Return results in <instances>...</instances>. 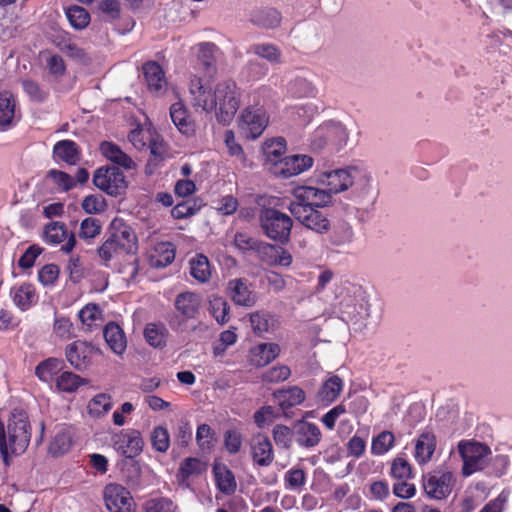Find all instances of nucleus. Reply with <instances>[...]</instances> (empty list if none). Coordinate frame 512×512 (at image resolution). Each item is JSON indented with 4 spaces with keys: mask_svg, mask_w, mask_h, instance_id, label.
I'll list each match as a JSON object with an SVG mask.
<instances>
[{
    "mask_svg": "<svg viewBox=\"0 0 512 512\" xmlns=\"http://www.w3.org/2000/svg\"><path fill=\"white\" fill-rule=\"evenodd\" d=\"M188 88L192 106L214 113L216 120L223 125L229 124L240 108L241 88L232 79L221 80L212 88L194 75Z\"/></svg>",
    "mask_w": 512,
    "mask_h": 512,
    "instance_id": "nucleus-1",
    "label": "nucleus"
},
{
    "mask_svg": "<svg viewBox=\"0 0 512 512\" xmlns=\"http://www.w3.org/2000/svg\"><path fill=\"white\" fill-rule=\"evenodd\" d=\"M30 439L31 427L25 411L13 410L6 424L0 421V452L6 463L10 456L24 453Z\"/></svg>",
    "mask_w": 512,
    "mask_h": 512,
    "instance_id": "nucleus-2",
    "label": "nucleus"
},
{
    "mask_svg": "<svg viewBox=\"0 0 512 512\" xmlns=\"http://www.w3.org/2000/svg\"><path fill=\"white\" fill-rule=\"evenodd\" d=\"M130 143L140 151L149 150L156 163L163 161L167 154L163 138L145 114L142 120L130 117Z\"/></svg>",
    "mask_w": 512,
    "mask_h": 512,
    "instance_id": "nucleus-3",
    "label": "nucleus"
},
{
    "mask_svg": "<svg viewBox=\"0 0 512 512\" xmlns=\"http://www.w3.org/2000/svg\"><path fill=\"white\" fill-rule=\"evenodd\" d=\"M259 224L263 233L271 240L286 244L290 240L293 221L289 215L275 208H262Z\"/></svg>",
    "mask_w": 512,
    "mask_h": 512,
    "instance_id": "nucleus-4",
    "label": "nucleus"
},
{
    "mask_svg": "<svg viewBox=\"0 0 512 512\" xmlns=\"http://www.w3.org/2000/svg\"><path fill=\"white\" fill-rule=\"evenodd\" d=\"M110 236L99 248V255L105 261L128 253V225L123 218L116 217L109 228Z\"/></svg>",
    "mask_w": 512,
    "mask_h": 512,
    "instance_id": "nucleus-5",
    "label": "nucleus"
},
{
    "mask_svg": "<svg viewBox=\"0 0 512 512\" xmlns=\"http://www.w3.org/2000/svg\"><path fill=\"white\" fill-rule=\"evenodd\" d=\"M293 200L289 203L288 209L296 206L305 209H319L332 204V196L324 187L296 186L292 190Z\"/></svg>",
    "mask_w": 512,
    "mask_h": 512,
    "instance_id": "nucleus-6",
    "label": "nucleus"
},
{
    "mask_svg": "<svg viewBox=\"0 0 512 512\" xmlns=\"http://www.w3.org/2000/svg\"><path fill=\"white\" fill-rule=\"evenodd\" d=\"M124 168L116 166H104L98 168L93 175L94 185L110 196H120L127 188Z\"/></svg>",
    "mask_w": 512,
    "mask_h": 512,
    "instance_id": "nucleus-7",
    "label": "nucleus"
},
{
    "mask_svg": "<svg viewBox=\"0 0 512 512\" xmlns=\"http://www.w3.org/2000/svg\"><path fill=\"white\" fill-rule=\"evenodd\" d=\"M458 451L463 459L462 473L466 476L482 469L485 457L491 453L486 444L475 441H460Z\"/></svg>",
    "mask_w": 512,
    "mask_h": 512,
    "instance_id": "nucleus-8",
    "label": "nucleus"
},
{
    "mask_svg": "<svg viewBox=\"0 0 512 512\" xmlns=\"http://www.w3.org/2000/svg\"><path fill=\"white\" fill-rule=\"evenodd\" d=\"M269 122L265 109L261 106H248L243 109L239 128L246 138L256 139L262 135Z\"/></svg>",
    "mask_w": 512,
    "mask_h": 512,
    "instance_id": "nucleus-9",
    "label": "nucleus"
},
{
    "mask_svg": "<svg viewBox=\"0 0 512 512\" xmlns=\"http://www.w3.org/2000/svg\"><path fill=\"white\" fill-rule=\"evenodd\" d=\"M454 482L453 474L449 471H434L424 474L422 485L429 498L442 500L447 498Z\"/></svg>",
    "mask_w": 512,
    "mask_h": 512,
    "instance_id": "nucleus-10",
    "label": "nucleus"
},
{
    "mask_svg": "<svg viewBox=\"0 0 512 512\" xmlns=\"http://www.w3.org/2000/svg\"><path fill=\"white\" fill-rule=\"evenodd\" d=\"M288 210L300 224L315 233L325 234L330 230L331 222L328 216L319 209H305L296 206V208Z\"/></svg>",
    "mask_w": 512,
    "mask_h": 512,
    "instance_id": "nucleus-11",
    "label": "nucleus"
},
{
    "mask_svg": "<svg viewBox=\"0 0 512 512\" xmlns=\"http://www.w3.org/2000/svg\"><path fill=\"white\" fill-rule=\"evenodd\" d=\"M255 256L264 264L269 266L288 267L292 263V255L283 247L261 241L257 244Z\"/></svg>",
    "mask_w": 512,
    "mask_h": 512,
    "instance_id": "nucleus-12",
    "label": "nucleus"
},
{
    "mask_svg": "<svg viewBox=\"0 0 512 512\" xmlns=\"http://www.w3.org/2000/svg\"><path fill=\"white\" fill-rule=\"evenodd\" d=\"M313 165V158L308 155H291L278 160L273 172L282 178H290L301 174Z\"/></svg>",
    "mask_w": 512,
    "mask_h": 512,
    "instance_id": "nucleus-13",
    "label": "nucleus"
},
{
    "mask_svg": "<svg viewBox=\"0 0 512 512\" xmlns=\"http://www.w3.org/2000/svg\"><path fill=\"white\" fill-rule=\"evenodd\" d=\"M144 79L148 91L156 96H163L168 88V81L162 66L156 61H148L142 65Z\"/></svg>",
    "mask_w": 512,
    "mask_h": 512,
    "instance_id": "nucleus-14",
    "label": "nucleus"
},
{
    "mask_svg": "<svg viewBox=\"0 0 512 512\" xmlns=\"http://www.w3.org/2000/svg\"><path fill=\"white\" fill-rule=\"evenodd\" d=\"M295 443L302 449H313L322 440V432L317 424L305 420L294 423Z\"/></svg>",
    "mask_w": 512,
    "mask_h": 512,
    "instance_id": "nucleus-15",
    "label": "nucleus"
},
{
    "mask_svg": "<svg viewBox=\"0 0 512 512\" xmlns=\"http://www.w3.org/2000/svg\"><path fill=\"white\" fill-rule=\"evenodd\" d=\"M250 454L253 462L260 467H268L274 460V449L266 434L257 433L250 441Z\"/></svg>",
    "mask_w": 512,
    "mask_h": 512,
    "instance_id": "nucleus-16",
    "label": "nucleus"
},
{
    "mask_svg": "<svg viewBox=\"0 0 512 512\" xmlns=\"http://www.w3.org/2000/svg\"><path fill=\"white\" fill-rule=\"evenodd\" d=\"M319 182L332 196L333 194L340 193L351 187L353 177L347 169H336L325 172L319 179Z\"/></svg>",
    "mask_w": 512,
    "mask_h": 512,
    "instance_id": "nucleus-17",
    "label": "nucleus"
},
{
    "mask_svg": "<svg viewBox=\"0 0 512 512\" xmlns=\"http://www.w3.org/2000/svg\"><path fill=\"white\" fill-rule=\"evenodd\" d=\"M44 239L47 243L56 245L65 241L62 251L69 253L76 244L75 236L72 232H68L65 225L60 222H52L48 224L44 231Z\"/></svg>",
    "mask_w": 512,
    "mask_h": 512,
    "instance_id": "nucleus-18",
    "label": "nucleus"
},
{
    "mask_svg": "<svg viewBox=\"0 0 512 512\" xmlns=\"http://www.w3.org/2000/svg\"><path fill=\"white\" fill-rule=\"evenodd\" d=\"M227 289L236 305L252 307L256 303L257 296L245 279L230 280Z\"/></svg>",
    "mask_w": 512,
    "mask_h": 512,
    "instance_id": "nucleus-19",
    "label": "nucleus"
},
{
    "mask_svg": "<svg viewBox=\"0 0 512 512\" xmlns=\"http://www.w3.org/2000/svg\"><path fill=\"white\" fill-rule=\"evenodd\" d=\"M104 500L109 512H128V491L124 486L108 484L104 490Z\"/></svg>",
    "mask_w": 512,
    "mask_h": 512,
    "instance_id": "nucleus-20",
    "label": "nucleus"
},
{
    "mask_svg": "<svg viewBox=\"0 0 512 512\" xmlns=\"http://www.w3.org/2000/svg\"><path fill=\"white\" fill-rule=\"evenodd\" d=\"M273 398L284 414L296 406L303 404L306 399L305 391L299 386H289L273 392Z\"/></svg>",
    "mask_w": 512,
    "mask_h": 512,
    "instance_id": "nucleus-21",
    "label": "nucleus"
},
{
    "mask_svg": "<svg viewBox=\"0 0 512 512\" xmlns=\"http://www.w3.org/2000/svg\"><path fill=\"white\" fill-rule=\"evenodd\" d=\"M201 305V298L194 292H182L177 295L174 306L177 313L184 319L196 318Z\"/></svg>",
    "mask_w": 512,
    "mask_h": 512,
    "instance_id": "nucleus-22",
    "label": "nucleus"
},
{
    "mask_svg": "<svg viewBox=\"0 0 512 512\" xmlns=\"http://www.w3.org/2000/svg\"><path fill=\"white\" fill-rule=\"evenodd\" d=\"M175 255V245L171 242L165 241L155 244L148 255V259L151 267L164 268L174 261Z\"/></svg>",
    "mask_w": 512,
    "mask_h": 512,
    "instance_id": "nucleus-23",
    "label": "nucleus"
},
{
    "mask_svg": "<svg viewBox=\"0 0 512 512\" xmlns=\"http://www.w3.org/2000/svg\"><path fill=\"white\" fill-rule=\"evenodd\" d=\"M213 474L215 485L220 492L225 495H232L235 493L237 483L233 472L223 463H214Z\"/></svg>",
    "mask_w": 512,
    "mask_h": 512,
    "instance_id": "nucleus-24",
    "label": "nucleus"
},
{
    "mask_svg": "<svg viewBox=\"0 0 512 512\" xmlns=\"http://www.w3.org/2000/svg\"><path fill=\"white\" fill-rule=\"evenodd\" d=\"M14 304L22 311L30 309L38 302V294L32 284L24 283L11 289Z\"/></svg>",
    "mask_w": 512,
    "mask_h": 512,
    "instance_id": "nucleus-25",
    "label": "nucleus"
},
{
    "mask_svg": "<svg viewBox=\"0 0 512 512\" xmlns=\"http://www.w3.org/2000/svg\"><path fill=\"white\" fill-rule=\"evenodd\" d=\"M94 347L85 341H75L66 348V357L75 368H81L93 355Z\"/></svg>",
    "mask_w": 512,
    "mask_h": 512,
    "instance_id": "nucleus-26",
    "label": "nucleus"
},
{
    "mask_svg": "<svg viewBox=\"0 0 512 512\" xmlns=\"http://www.w3.org/2000/svg\"><path fill=\"white\" fill-rule=\"evenodd\" d=\"M280 347L276 343L258 344L250 350V362L256 367H263L278 357Z\"/></svg>",
    "mask_w": 512,
    "mask_h": 512,
    "instance_id": "nucleus-27",
    "label": "nucleus"
},
{
    "mask_svg": "<svg viewBox=\"0 0 512 512\" xmlns=\"http://www.w3.org/2000/svg\"><path fill=\"white\" fill-rule=\"evenodd\" d=\"M436 449V437L430 431L422 432L415 444V460L419 464L429 462Z\"/></svg>",
    "mask_w": 512,
    "mask_h": 512,
    "instance_id": "nucleus-28",
    "label": "nucleus"
},
{
    "mask_svg": "<svg viewBox=\"0 0 512 512\" xmlns=\"http://www.w3.org/2000/svg\"><path fill=\"white\" fill-rule=\"evenodd\" d=\"M72 445V435L69 427L57 426L48 446L49 454L60 456L67 453Z\"/></svg>",
    "mask_w": 512,
    "mask_h": 512,
    "instance_id": "nucleus-29",
    "label": "nucleus"
},
{
    "mask_svg": "<svg viewBox=\"0 0 512 512\" xmlns=\"http://www.w3.org/2000/svg\"><path fill=\"white\" fill-rule=\"evenodd\" d=\"M53 157L56 161H63L68 165H75L80 160L79 147L72 140H61L54 145Z\"/></svg>",
    "mask_w": 512,
    "mask_h": 512,
    "instance_id": "nucleus-30",
    "label": "nucleus"
},
{
    "mask_svg": "<svg viewBox=\"0 0 512 512\" xmlns=\"http://www.w3.org/2000/svg\"><path fill=\"white\" fill-rule=\"evenodd\" d=\"M16 120V99L8 91L0 93V126L3 129L11 127Z\"/></svg>",
    "mask_w": 512,
    "mask_h": 512,
    "instance_id": "nucleus-31",
    "label": "nucleus"
},
{
    "mask_svg": "<svg viewBox=\"0 0 512 512\" xmlns=\"http://www.w3.org/2000/svg\"><path fill=\"white\" fill-rule=\"evenodd\" d=\"M250 21L257 26L272 29L280 24L281 15L274 8H255L250 13Z\"/></svg>",
    "mask_w": 512,
    "mask_h": 512,
    "instance_id": "nucleus-32",
    "label": "nucleus"
},
{
    "mask_svg": "<svg viewBox=\"0 0 512 512\" xmlns=\"http://www.w3.org/2000/svg\"><path fill=\"white\" fill-rule=\"evenodd\" d=\"M78 318L81 324L87 329L92 330L102 326L104 323V314L102 308L96 303L86 304L79 312Z\"/></svg>",
    "mask_w": 512,
    "mask_h": 512,
    "instance_id": "nucleus-33",
    "label": "nucleus"
},
{
    "mask_svg": "<svg viewBox=\"0 0 512 512\" xmlns=\"http://www.w3.org/2000/svg\"><path fill=\"white\" fill-rule=\"evenodd\" d=\"M191 277L199 283H207L212 275L211 264L204 254H196L189 261Z\"/></svg>",
    "mask_w": 512,
    "mask_h": 512,
    "instance_id": "nucleus-34",
    "label": "nucleus"
},
{
    "mask_svg": "<svg viewBox=\"0 0 512 512\" xmlns=\"http://www.w3.org/2000/svg\"><path fill=\"white\" fill-rule=\"evenodd\" d=\"M103 333L105 341L114 353L122 354L126 350L125 333L119 325L110 322L105 326Z\"/></svg>",
    "mask_w": 512,
    "mask_h": 512,
    "instance_id": "nucleus-35",
    "label": "nucleus"
},
{
    "mask_svg": "<svg viewBox=\"0 0 512 512\" xmlns=\"http://www.w3.org/2000/svg\"><path fill=\"white\" fill-rule=\"evenodd\" d=\"M170 117L182 134L190 135L194 132V122L189 118L188 112L182 102H176L171 105Z\"/></svg>",
    "mask_w": 512,
    "mask_h": 512,
    "instance_id": "nucleus-36",
    "label": "nucleus"
},
{
    "mask_svg": "<svg viewBox=\"0 0 512 512\" xmlns=\"http://www.w3.org/2000/svg\"><path fill=\"white\" fill-rule=\"evenodd\" d=\"M87 380L71 371H63L55 378V389L61 393H75Z\"/></svg>",
    "mask_w": 512,
    "mask_h": 512,
    "instance_id": "nucleus-37",
    "label": "nucleus"
},
{
    "mask_svg": "<svg viewBox=\"0 0 512 512\" xmlns=\"http://www.w3.org/2000/svg\"><path fill=\"white\" fill-rule=\"evenodd\" d=\"M63 368V361L56 358H49L39 363L35 374L40 381L50 383L60 374Z\"/></svg>",
    "mask_w": 512,
    "mask_h": 512,
    "instance_id": "nucleus-38",
    "label": "nucleus"
},
{
    "mask_svg": "<svg viewBox=\"0 0 512 512\" xmlns=\"http://www.w3.org/2000/svg\"><path fill=\"white\" fill-rule=\"evenodd\" d=\"M206 470V465L195 457L185 458L179 466L177 478L181 483H186L192 476H199Z\"/></svg>",
    "mask_w": 512,
    "mask_h": 512,
    "instance_id": "nucleus-39",
    "label": "nucleus"
},
{
    "mask_svg": "<svg viewBox=\"0 0 512 512\" xmlns=\"http://www.w3.org/2000/svg\"><path fill=\"white\" fill-rule=\"evenodd\" d=\"M217 46L211 42H204L199 44L198 60L203 66L206 74L212 75L216 72V52Z\"/></svg>",
    "mask_w": 512,
    "mask_h": 512,
    "instance_id": "nucleus-40",
    "label": "nucleus"
},
{
    "mask_svg": "<svg viewBox=\"0 0 512 512\" xmlns=\"http://www.w3.org/2000/svg\"><path fill=\"white\" fill-rule=\"evenodd\" d=\"M144 446L143 438L139 431L130 430V484L133 483V473L139 476L141 466L133 457L140 454Z\"/></svg>",
    "mask_w": 512,
    "mask_h": 512,
    "instance_id": "nucleus-41",
    "label": "nucleus"
},
{
    "mask_svg": "<svg viewBox=\"0 0 512 512\" xmlns=\"http://www.w3.org/2000/svg\"><path fill=\"white\" fill-rule=\"evenodd\" d=\"M100 151L105 158L115 163L116 167L128 168V156L113 142H102L100 144Z\"/></svg>",
    "mask_w": 512,
    "mask_h": 512,
    "instance_id": "nucleus-42",
    "label": "nucleus"
},
{
    "mask_svg": "<svg viewBox=\"0 0 512 512\" xmlns=\"http://www.w3.org/2000/svg\"><path fill=\"white\" fill-rule=\"evenodd\" d=\"M342 388V379L337 375L331 376L322 384L319 390V397L322 401L332 403L338 398Z\"/></svg>",
    "mask_w": 512,
    "mask_h": 512,
    "instance_id": "nucleus-43",
    "label": "nucleus"
},
{
    "mask_svg": "<svg viewBox=\"0 0 512 512\" xmlns=\"http://www.w3.org/2000/svg\"><path fill=\"white\" fill-rule=\"evenodd\" d=\"M272 437L275 444L282 449L289 450L295 441L294 424L288 427L284 424H277L272 429Z\"/></svg>",
    "mask_w": 512,
    "mask_h": 512,
    "instance_id": "nucleus-44",
    "label": "nucleus"
},
{
    "mask_svg": "<svg viewBox=\"0 0 512 512\" xmlns=\"http://www.w3.org/2000/svg\"><path fill=\"white\" fill-rule=\"evenodd\" d=\"M112 408V401L105 393L95 395L87 405L88 413L93 418H101Z\"/></svg>",
    "mask_w": 512,
    "mask_h": 512,
    "instance_id": "nucleus-45",
    "label": "nucleus"
},
{
    "mask_svg": "<svg viewBox=\"0 0 512 512\" xmlns=\"http://www.w3.org/2000/svg\"><path fill=\"white\" fill-rule=\"evenodd\" d=\"M395 443V436L390 431H382L372 439L371 453L376 456L386 454Z\"/></svg>",
    "mask_w": 512,
    "mask_h": 512,
    "instance_id": "nucleus-46",
    "label": "nucleus"
},
{
    "mask_svg": "<svg viewBox=\"0 0 512 512\" xmlns=\"http://www.w3.org/2000/svg\"><path fill=\"white\" fill-rule=\"evenodd\" d=\"M152 448L160 453H165L170 447V434L166 427L155 426L150 435Z\"/></svg>",
    "mask_w": 512,
    "mask_h": 512,
    "instance_id": "nucleus-47",
    "label": "nucleus"
},
{
    "mask_svg": "<svg viewBox=\"0 0 512 512\" xmlns=\"http://www.w3.org/2000/svg\"><path fill=\"white\" fill-rule=\"evenodd\" d=\"M146 341L153 347H163L166 344L167 329L164 325L150 323L144 330Z\"/></svg>",
    "mask_w": 512,
    "mask_h": 512,
    "instance_id": "nucleus-48",
    "label": "nucleus"
},
{
    "mask_svg": "<svg viewBox=\"0 0 512 512\" xmlns=\"http://www.w3.org/2000/svg\"><path fill=\"white\" fill-rule=\"evenodd\" d=\"M250 323L253 331L261 335L268 332L274 326L273 316L265 311H257L250 314Z\"/></svg>",
    "mask_w": 512,
    "mask_h": 512,
    "instance_id": "nucleus-49",
    "label": "nucleus"
},
{
    "mask_svg": "<svg viewBox=\"0 0 512 512\" xmlns=\"http://www.w3.org/2000/svg\"><path fill=\"white\" fill-rule=\"evenodd\" d=\"M230 306L223 297H213L210 300V313L219 324H225L229 321Z\"/></svg>",
    "mask_w": 512,
    "mask_h": 512,
    "instance_id": "nucleus-50",
    "label": "nucleus"
},
{
    "mask_svg": "<svg viewBox=\"0 0 512 512\" xmlns=\"http://www.w3.org/2000/svg\"><path fill=\"white\" fill-rule=\"evenodd\" d=\"M390 476L397 480H410L414 477L411 464L403 457L393 459Z\"/></svg>",
    "mask_w": 512,
    "mask_h": 512,
    "instance_id": "nucleus-51",
    "label": "nucleus"
},
{
    "mask_svg": "<svg viewBox=\"0 0 512 512\" xmlns=\"http://www.w3.org/2000/svg\"><path fill=\"white\" fill-rule=\"evenodd\" d=\"M66 16L72 27L81 30L88 26L90 23L89 13L80 6H71L66 10Z\"/></svg>",
    "mask_w": 512,
    "mask_h": 512,
    "instance_id": "nucleus-52",
    "label": "nucleus"
},
{
    "mask_svg": "<svg viewBox=\"0 0 512 512\" xmlns=\"http://www.w3.org/2000/svg\"><path fill=\"white\" fill-rule=\"evenodd\" d=\"M250 51L255 55L266 59L271 63H279L281 58V51L274 44L260 43L254 44L250 47Z\"/></svg>",
    "mask_w": 512,
    "mask_h": 512,
    "instance_id": "nucleus-53",
    "label": "nucleus"
},
{
    "mask_svg": "<svg viewBox=\"0 0 512 512\" xmlns=\"http://www.w3.org/2000/svg\"><path fill=\"white\" fill-rule=\"evenodd\" d=\"M53 333L62 340L75 337V327L71 320L65 316H56L53 323Z\"/></svg>",
    "mask_w": 512,
    "mask_h": 512,
    "instance_id": "nucleus-54",
    "label": "nucleus"
},
{
    "mask_svg": "<svg viewBox=\"0 0 512 512\" xmlns=\"http://www.w3.org/2000/svg\"><path fill=\"white\" fill-rule=\"evenodd\" d=\"M306 484V473L304 469L292 467L284 475V486L286 489L297 490Z\"/></svg>",
    "mask_w": 512,
    "mask_h": 512,
    "instance_id": "nucleus-55",
    "label": "nucleus"
},
{
    "mask_svg": "<svg viewBox=\"0 0 512 512\" xmlns=\"http://www.w3.org/2000/svg\"><path fill=\"white\" fill-rule=\"evenodd\" d=\"M176 506L169 498L160 497L147 500L144 503V512H176Z\"/></svg>",
    "mask_w": 512,
    "mask_h": 512,
    "instance_id": "nucleus-56",
    "label": "nucleus"
},
{
    "mask_svg": "<svg viewBox=\"0 0 512 512\" xmlns=\"http://www.w3.org/2000/svg\"><path fill=\"white\" fill-rule=\"evenodd\" d=\"M101 222L92 217L85 218L80 224L79 236L82 239H93L101 233Z\"/></svg>",
    "mask_w": 512,
    "mask_h": 512,
    "instance_id": "nucleus-57",
    "label": "nucleus"
},
{
    "mask_svg": "<svg viewBox=\"0 0 512 512\" xmlns=\"http://www.w3.org/2000/svg\"><path fill=\"white\" fill-rule=\"evenodd\" d=\"M291 375V370L287 365H277L268 369L262 376L264 382L279 383L287 380Z\"/></svg>",
    "mask_w": 512,
    "mask_h": 512,
    "instance_id": "nucleus-58",
    "label": "nucleus"
},
{
    "mask_svg": "<svg viewBox=\"0 0 512 512\" xmlns=\"http://www.w3.org/2000/svg\"><path fill=\"white\" fill-rule=\"evenodd\" d=\"M47 178L62 191H68L75 186L74 178L63 171L52 169L48 172Z\"/></svg>",
    "mask_w": 512,
    "mask_h": 512,
    "instance_id": "nucleus-59",
    "label": "nucleus"
},
{
    "mask_svg": "<svg viewBox=\"0 0 512 512\" xmlns=\"http://www.w3.org/2000/svg\"><path fill=\"white\" fill-rule=\"evenodd\" d=\"M81 206L87 214H100L106 209V202L101 195H88Z\"/></svg>",
    "mask_w": 512,
    "mask_h": 512,
    "instance_id": "nucleus-60",
    "label": "nucleus"
},
{
    "mask_svg": "<svg viewBox=\"0 0 512 512\" xmlns=\"http://www.w3.org/2000/svg\"><path fill=\"white\" fill-rule=\"evenodd\" d=\"M199 209L200 207L196 205V202L187 200L175 205L171 210V214L175 219H185L195 215Z\"/></svg>",
    "mask_w": 512,
    "mask_h": 512,
    "instance_id": "nucleus-61",
    "label": "nucleus"
},
{
    "mask_svg": "<svg viewBox=\"0 0 512 512\" xmlns=\"http://www.w3.org/2000/svg\"><path fill=\"white\" fill-rule=\"evenodd\" d=\"M243 438L240 432L228 430L224 434V446L228 453L236 454L242 447Z\"/></svg>",
    "mask_w": 512,
    "mask_h": 512,
    "instance_id": "nucleus-62",
    "label": "nucleus"
},
{
    "mask_svg": "<svg viewBox=\"0 0 512 512\" xmlns=\"http://www.w3.org/2000/svg\"><path fill=\"white\" fill-rule=\"evenodd\" d=\"M275 417V409L270 405L262 406L253 415L254 422L259 428L270 424Z\"/></svg>",
    "mask_w": 512,
    "mask_h": 512,
    "instance_id": "nucleus-63",
    "label": "nucleus"
},
{
    "mask_svg": "<svg viewBox=\"0 0 512 512\" xmlns=\"http://www.w3.org/2000/svg\"><path fill=\"white\" fill-rule=\"evenodd\" d=\"M393 494L401 499H410L416 494V486L409 483V480H398L393 484Z\"/></svg>",
    "mask_w": 512,
    "mask_h": 512,
    "instance_id": "nucleus-64",
    "label": "nucleus"
}]
</instances>
